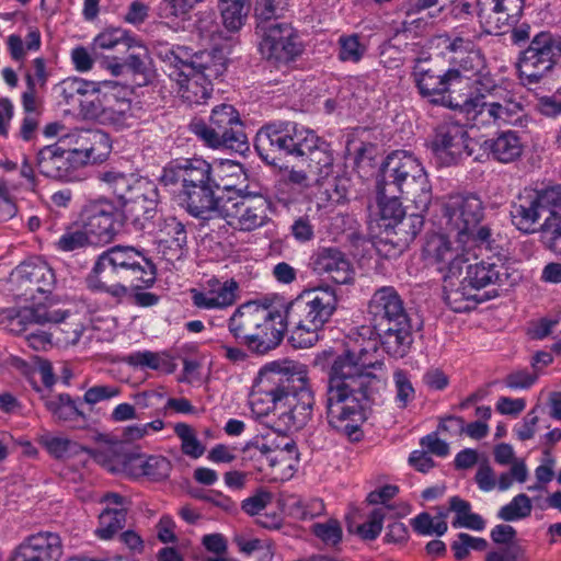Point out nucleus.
I'll return each mask as SVG.
<instances>
[{"mask_svg": "<svg viewBox=\"0 0 561 561\" xmlns=\"http://www.w3.org/2000/svg\"><path fill=\"white\" fill-rule=\"evenodd\" d=\"M72 153L61 142L45 146L37 151L35 165L38 172L50 180L72 181L79 170Z\"/></svg>", "mask_w": 561, "mask_h": 561, "instance_id": "nucleus-25", "label": "nucleus"}, {"mask_svg": "<svg viewBox=\"0 0 561 561\" xmlns=\"http://www.w3.org/2000/svg\"><path fill=\"white\" fill-rule=\"evenodd\" d=\"M484 150L496 161L510 163L517 160L523 152V144L513 130H504L492 139L483 142Z\"/></svg>", "mask_w": 561, "mask_h": 561, "instance_id": "nucleus-39", "label": "nucleus"}, {"mask_svg": "<svg viewBox=\"0 0 561 561\" xmlns=\"http://www.w3.org/2000/svg\"><path fill=\"white\" fill-rule=\"evenodd\" d=\"M383 367L376 341L339 355L329 371L325 391V413L329 425L352 440H358L359 425L376 404L385 379L369 369Z\"/></svg>", "mask_w": 561, "mask_h": 561, "instance_id": "nucleus-1", "label": "nucleus"}, {"mask_svg": "<svg viewBox=\"0 0 561 561\" xmlns=\"http://www.w3.org/2000/svg\"><path fill=\"white\" fill-rule=\"evenodd\" d=\"M92 243L88 232L81 229H68L56 241L55 247L62 252H71L87 247Z\"/></svg>", "mask_w": 561, "mask_h": 561, "instance_id": "nucleus-53", "label": "nucleus"}, {"mask_svg": "<svg viewBox=\"0 0 561 561\" xmlns=\"http://www.w3.org/2000/svg\"><path fill=\"white\" fill-rule=\"evenodd\" d=\"M449 512L455 513V519L453 520V526H483L484 519L471 512V505L469 502L458 497L453 496L449 500V507H438L437 515L434 518V522L445 520Z\"/></svg>", "mask_w": 561, "mask_h": 561, "instance_id": "nucleus-41", "label": "nucleus"}, {"mask_svg": "<svg viewBox=\"0 0 561 561\" xmlns=\"http://www.w3.org/2000/svg\"><path fill=\"white\" fill-rule=\"evenodd\" d=\"M445 229L463 248H491V230L480 226L484 216L482 201L476 195L450 197L443 208Z\"/></svg>", "mask_w": 561, "mask_h": 561, "instance_id": "nucleus-12", "label": "nucleus"}, {"mask_svg": "<svg viewBox=\"0 0 561 561\" xmlns=\"http://www.w3.org/2000/svg\"><path fill=\"white\" fill-rule=\"evenodd\" d=\"M260 386L264 392L276 396L279 401L277 412L278 420L286 431H297L305 427L311 420L314 407V396L305 375L290 374L289 367L285 366V375H274L270 382L268 379Z\"/></svg>", "mask_w": 561, "mask_h": 561, "instance_id": "nucleus-11", "label": "nucleus"}, {"mask_svg": "<svg viewBox=\"0 0 561 561\" xmlns=\"http://www.w3.org/2000/svg\"><path fill=\"white\" fill-rule=\"evenodd\" d=\"M337 307L335 290L329 286L304 290L283 311L280 319L290 330L294 347L307 348L318 341V331L331 319Z\"/></svg>", "mask_w": 561, "mask_h": 561, "instance_id": "nucleus-7", "label": "nucleus"}, {"mask_svg": "<svg viewBox=\"0 0 561 561\" xmlns=\"http://www.w3.org/2000/svg\"><path fill=\"white\" fill-rule=\"evenodd\" d=\"M525 0H477V15L488 34H502L520 18Z\"/></svg>", "mask_w": 561, "mask_h": 561, "instance_id": "nucleus-23", "label": "nucleus"}, {"mask_svg": "<svg viewBox=\"0 0 561 561\" xmlns=\"http://www.w3.org/2000/svg\"><path fill=\"white\" fill-rule=\"evenodd\" d=\"M185 226L175 217L165 218L159 227L157 245L159 253L169 261H180L186 252Z\"/></svg>", "mask_w": 561, "mask_h": 561, "instance_id": "nucleus-32", "label": "nucleus"}, {"mask_svg": "<svg viewBox=\"0 0 561 561\" xmlns=\"http://www.w3.org/2000/svg\"><path fill=\"white\" fill-rule=\"evenodd\" d=\"M410 514V506L405 503H400L396 506L381 505L373 508L368 514V518L365 522H359L357 517H360L359 512L356 510L352 514L347 515V524H357V526H402L400 519Z\"/></svg>", "mask_w": 561, "mask_h": 561, "instance_id": "nucleus-38", "label": "nucleus"}, {"mask_svg": "<svg viewBox=\"0 0 561 561\" xmlns=\"http://www.w3.org/2000/svg\"><path fill=\"white\" fill-rule=\"evenodd\" d=\"M531 507L530 499L522 493L500 510L499 517L506 522H514L530 515Z\"/></svg>", "mask_w": 561, "mask_h": 561, "instance_id": "nucleus-52", "label": "nucleus"}, {"mask_svg": "<svg viewBox=\"0 0 561 561\" xmlns=\"http://www.w3.org/2000/svg\"><path fill=\"white\" fill-rule=\"evenodd\" d=\"M159 58L165 64L164 71L174 82V91L190 104L204 103L213 92V80L221 77L226 58L221 50L199 51L188 56L183 47L161 46Z\"/></svg>", "mask_w": 561, "mask_h": 561, "instance_id": "nucleus-5", "label": "nucleus"}, {"mask_svg": "<svg viewBox=\"0 0 561 561\" xmlns=\"http://www.w3.org/2000/svg\"><path fill=\"white\" fill-rule=\"evenodd\" d=\"M82 110L102 125L123 129L129 126L131 105L126 99H118L113 93H98L91 100H78Z\"/></svg>", "mask_w": 561, "mask_h": 561, "instance_id": "nucleus-22", "label": "nucleus"}, {"mask_svg": "<svg viewBox=\"0 0 561 561\" xmlns=\"http://www.w3.org/2000/svg\"><path fill=\"white\" fill-rule=\"evenodd\" d=\"M561 57V42L549 32L536 34L517 61L518 76L524 87L541 83Z\"/></svg>", "mask_w": 561, "mask_h": 561, "instance_id": "nucleus-16", "label": "nucleus"}, {"mask_svg": "<svg viewBox=\"0 0 561 561\" xmlns=\"http://www.w3.org/2000/svg\"><path fill=\"white\" fill-rule=\"evenodd\" d=\"M313 270L328 276L336 284L353 280V268L345 254L336 248H322L313 256Z\"/></svg>", "mask_w": 561, "mask_h": 561, "instance_id": "nucleus-34", "label": "nucleus"}, {"mask_svg": "<svg viewBox=\"0 0 561 561\" xmlns=\"http://www.w3.org/2000/svg\"><path fill=\"white\" fill-rule=\"evenodd\" d=\"M121 390L116 386L100 385L88 389L83 396V400L88 404H96L101 401L110 400L119 394Z\"/></svg>", "mask_w": 561, "mask_h": 561, "instance_id": "nucleus-60", "label": "nucleus"}, {"mask_svg": "<svg viewBox=\"0 0 561 561\" xmlns=\"http://www.w3.org/2000/svg\"><path fill=\"white\" fill-rule=\"evenodd\" d=\"M222 25L229 32L239 31L250 11V0H218Z\"/></svg>", "mask_w": 561, "mask_h": 561, "instance_id": "nucleus-43", "label": "nucleus"}, {"mask_svg": "<svg viewBox=\"0 0 561 561\" xmlns=\"http://www.w3.org/2000/svg\"><path fill=\"white\" fill-rule=\"evenodd\" d=\"M60 89L61 95L67 103L73 102L77 96H84V100H91L100 93L93 83L78 78L64 80L60 84Z\"/></svg>", "mask_w": 561, "mask_h": 561, "instance_id": "nucleus-49", "label": "nucleus"}, {"mask_svg": "<svg viewBox=\"0 0 561 561\" xmlns=\"http://www.w3.org/2000/svg\"><path fill=\"white\" fill-rule=\"evenodd\" d=\"M201 0H162L160 15L164 19L178 18L185 20L195 3Z\"/></svg>", "mask_w": 561, "mask_h": 561, "instance_id": "nucleus-57", "label": "nucleus"}, {"mask_svg": "<svg viewBox=\"0 0 561 561\" xmlns=\"http://www.w3.org/2000/svg\"><path fill=\"white\" fill-rule=\"evenodd\" d=\"M423 256L430 264L438 265L439 271L447 268V273L451 274L460 273L462 264L468 261L451 245L449 237L443 233L426 236Z\"/></svg>", "mask_w": 561, "mask_h": 561, "instance_id": "nucleus-29", "label": "nucleus"}, {"mask_svg": "<svg viewBox=\"0 0 561 561\" xmlns=\"http://www.w3.org/2000/svg\"><path fill=\"white\" fill-rule=\"evenodd\" d=\"M19 323L41 324L54 323L55 327L50 332L57 343L64 346L76 345L84 330L83 324L76 316L60 310H50L44 305L32 308H24L16 317Z\"/></svg>", "mask_w": 561, "mask_h": 561, "instance_id": "nucleus-18", "label": "nucleus"}, {"mask_svg": "<svg viewBox=\"0 0 561 561\" xmlns=\"http://www.w3.org/2000/svg\"><path fill=\"white\" fill-rule=\"evenodd\" d=\"M386 188V186L376 183L377 203L381 221L380 225L383 226L387 230L390 226L403 217L405 213L399 199L401 194L391 195V193H388Z\"/></svg>", "mask_w": 561, "mask_h": 561, "instance_id": "nucleus-42", "label": "nucleus"}, {"mask_svg": "<svg viewBox=\"0 0 561 561\" xmlns=\"http://www.w3.org/2000/svg\"><path fill=\"white\" fill-rule=\"evenodd\" d=\"M158 191L154 190V197H140L123 206L119 213L121 221L126 226L129 232H142L151 226V220L156 215Z\"/></svg>", "mask_w": 561, "mask_h": 561, "instance_id": "nucleus-36", "label": "nucleus"}, {"mask_svg": "<svg viewBox=\"0 0 561 561\" xmlns=\"http://www.w3.org/2000/svg\"><path fill=\"white\" fill-rule=\"evenodd\" d=\"M465 282L477 293L491 286H502L510 277L508 266L499 255L490 256L466 267Z\"/></svg>", "mask_w": 561, "mask_h": 561, "instance_id": "nucleus-31", "label": "nucleus"}, {"mask_svg": "<svg viewBox=\"0 0 561 561\" xmlns=\"http://www.w3.org/2000/svg\"><path fill=\"white\" fill-rule=\"evenodd\" d=\"M229 331L251 351L265 354L279 345L285 327L280 310L250 301L241 305L231 316Z\"/></svg>", "mask_w": 561, "mask_h": 561, "instance_id": "nucleus-9", "label": "nucleus"}, {"mask_svg": "<svg viewBox=\"0 0 561 561\" xmlns=\"http://www.w3.org/2000/svg\"><path fill=\"white\" fill-rule=\"evenodd\" d=\"M339 58L342 61L357 62L364 55L365 47L359 43L357 35L342 36L339 39Z\"/></svg>", "mask_w": 561, "mask_h": 561, "instance_id": "nucleus-56", "label": "nucleus"}, {"mask_svg": "<svg viewBox=\"0 0 561 561\" xmlns=\"http://www.w3.org/2000/svg\"><path fill=\"white\" fill-rule=\"evenodd\" d=\"M192 131L210 148H227L243 153L249 150L248 136L239 112L231 104H219L211 110L209 123L195 122Z\"/></svg>", "mask_w": 561, "mask_h": 561, "instance_id": "nucleus-15", "label": "nucleus"}, {"mask_svg": "<svg viewBox=\"0 0 561 561\" xmlns=\"http://www.w3.org/2000/svg\"><path fill=\"white\" fill-rule=\"evenodd\" d=\"M112 73L115 76H119L124 72L125 69L131 71L133 73H145L146 64L140 55L138 54H129L123 64H114L110 65Z\"/></svg>", "mask_w": 561, "mask_h": 561, "instance_id": "nucleus-62", "label": "nucleus"}, {"mask_svg": "<svg viewBox=\"0 0 561 561\" xmlns=\"http://www.w3.org/2000/svg\"><path fill=\"white\" fill-rule=\"evenodd\" d=\"M122 226L121 215L111 203H93L84 210V230L100 242H111Z\"/></svg>", "mask_w": 561, "mask_h": 561, "instance_id": "nucleus-28", "label": "nucleus"}, {"mask_svg": "<svg viewBox=\"0 0 561 561\" xmlns=\"http://www.w3.org/2000/svg\"><path fill=\"white\" fill-rule=\"evenodd\" d=\"M285 375V367H280L277 363H272L270 365L264 366L255 379V382L252 387V392L250 394V403L252 410L259 415L268 414L271 411L277 413L279 409V401L274 400V394H270V392L261 391L260 386L265 381L264 379H268L265 383L272 385L270 379L272 377Z\"/></svg>", "mask_w": 561, "mask_h": 561, "instance_id": "nucleus-37", "label": "nucleus"}, {"mask_svg": "<svg viewBox=\"0 0 561 561\" xmlns=\"http://www.w3.org/2000/svg\"><path fill=\"white\" fill-rule=\"evenodd\" d=\"M376 183L386 186L391 195H403L413 203L416 211L428 210L432 186L424 168L412 154L404 151L389 154L379 169Z\"/></svg>", "mask_w": 561, "mask_h": 561, "instance_id": "nucleus-10", "label": "nucleus"}, {"mask_svg": "<svg viewBox=\"0 0 561 561\" xmlns=\"http://www.w3.org/2000/svg\"><path fill=\"white\" fill-rule=\"evenodd\" d=\"M424 225V213L417 211L411 215H404L392 226H390L386 233L393 234L396 240H391L398 248L407 247L420 233Z\"/></svg>", "mask_w": 561, "mask_h": 561, "instance_id": "nucleus-40", "label": "nucleus"}, {"mask_svg": "<svg viewBox=\"0 0 561 561\" xmlns=\"http://www.w3.org/2000/svg\"><path fill=\"white\" fill-rule=\"evenodd\" d=\"M104 508L99 515L100 526H123L127 519V501L117 493H107Z\"/></svg>", "mask_w": 561, "mask_h": 561, "instance_id": "nucleus-45", "label": "nucleus"}, {"mask_svg": "<svg viewBox=\"0 0 561 561\" xmlns=\"http://www.w3.org/2000/svg\"><path fill=\"white\" fill-rule=\"evenodd\" d=\"M209 289L207 291H193V302L198 308L204 309H221L234 304L237 299L238 283L229 279L220 283L217 279L208 282Z\"/></svg>", "mask_w": 561, "mask_h": 561, "instance_id": "nucleus-35", "label": "nucleus"}, {"mask_svg": "<svg viewBox=\"0 0 561 561\" xmlns=\"http://www.w3.org/2000/svg\"><path fill=\"white\" fill-rule=\"evenodd\" d=\"M236 542L241 552L251 554L254 551H262L263 559L271 560L273 552L271 550V541L262 538L245 539L243 537H236Z\"/></svg>", "mask_w": 561, "mask_h": 561, "instance_id": "nucleus-59", "label": "nucleus"}, {"mask_svg": "<svg viewBox=\"0 0 561 561\" xmlns=\"http://www.w3.org/2000/svg\"><path fill=\"white\" fill-rule=\"evenodd\" d=\"M244 451L260 461V470H263L265 465L271 469L291 467L290 461L296 457L297 448L294 442H288L280 447L256 438L244 446Z\"/></svg>", "mask_w": 561, "mask_h": 561, "instance_id": "nucleus-33", "label": "nucleus"}, {"mask_svg": "<svg viewBox=\"0 0 561 561\" xmlns=\"http://www.w3.org/2000/svg\"><path fill=\"white\" fill-rule=\"evenodd\" d=\"M174 432L181 439V449L183 454L192 458H199L205 451V447L197 439L194 430L186 423H178Z\"/></svg>", "mask_w": 561, "mask_h": 561, "instance_id": "nucleus-50", "label": "nucleus"}, {"mask_svg": "<svg viewBox=\"0 0 561 561\" xmlns=\"http://www.w3.org/2000/svg\"><path fill=\"white\" fill-rule=\"evenodd\" d=\"M368 314L383 351L391 357L403 358L413 336L411 319L399 293L391 286L377 289L369 300Z\"/></svg>", "mask_w": 561, "mask_h": 561, "instance_id": "nucleus-8", "label": "nucleus"}, {"mask_svg": "<svg viewBox=\"0 0 561 561\" xmlns=\"http://www.w3.org/2000/svg\"><path fill=\"white\" fill-rule=\"evenodd\" d=\"M130 38L122 30H111L99 34L93 42V49H114L116 47L130 48Z\"/></svg>", "mask_w": 561, "mask_h": 561, "instance_id": "nucleus-54", "label": "nucleus"}, {"mask_svg": "<svg viewBox=\"0 0 561 561\" xmlns=\"http://www.w3.org/2000/svg\"><path fill=\"white\" fill-rule=\"evenodd\" d=\"M290 229L294 238L299 242L310 241L314 237V226L307 215L298 217Z\"/></svg>", "mask_w": 561, "mask_h": 561, "instance_id": "nucleus-63", "label": "nucleus"}, {"mask_svg": "<svg viewBox=\"0 0 561 561\" xmlns=\"http://www.w3.org/2000/svg\"><path fill=\"white\" fill-rule=\"evenodd\" d=\"M413 76L420 93L432 103L461 111L468 93L459 92L468 89L470 82L460 70L444 71L426 61H419Z\"/></svg>", "mask_w": 561, "mask_h": 561, "instance_id": "nucleus-14", "label": "nucleus"}, {"mask_svg": "<svg viewBox=\"0 0 561 561\" xmlns=\"http://www.w3.org/2000/svg\"><path fill=\"white\" fill-rule=\"evenodd\" d=\"M476 93H468L461 112L478 129L507 126L525 128L530 121L526 106L515 92L495 84L489 78L476 81Z\"/></svg>", "mask_w": 561, "mask_h": 561, "instance_id": "nucleus-6", "label": "nucleus"}, {"mask_svg": "<svg viewBox=\"0 0 561 561\" xmlns=\"http://www.w3.org/2000/svg\"><path fill=\"white\" fill-rule=\"evenodd\" d=\"M46 409L55 419L62 422L87 421L85 414L78 408L75 400L67 393L44 398Z\"/></svg>", "mask_w": 561, "mask_h": 561, "instance_id": "nucleus-44", "label": "nucleus"}, {"mask_svg": "<svg viewBox=\"0 0 561 561\" xmlns=\"http://www.w3.org/2000/svg\"><path fill=\"white\" fill-rule=\"evenodd\" d=\"M474 141L469 138L465 125L453 121L440 123L434 130L431 149L443 165L457 163L472 156Z\"/></svg>", "mask_w": 561, "mask_h": 561, "instance_id": "nucleus-19", "label": "nucleus"}, {"mask_svg": "<svg viewBox=\"0 0 561 561\" xmlns=\"http://www.w3.org/2000/svg\"><path fill=\"white\" fill-rule=\"evenodd\" d=\"M393 382L396 388V403L398 408L405 409L415 398V390L412 386L409 374L403 369L394 370Z\"/></svg>", "mask_w": 561, "mask_h": 561, "instance_id": "nucleus-51", "label": "nucleus"}, {"mask_svg": "<svg viewBox=\"0 0 561 561\" xmlns=\"http://www.w3.org/2000/svg\"><path fill=\"white\" fill-rule=\"evenodd\" d=\"M131 462L141 470L144 476L157 481L167 479L172 469L171 462L163 456H150L146 460L135 457Z\"/></svg>", "mask_w": 561, "mask_h": 561, "instance_id": "nucleus-48", "label": "nucleus"}, {"mask_svg": "<svg viewBox=\"0 0 561 561\" xmlns=\"http://www.w3.org/2000/svg\"><path fill=\"white\" fill-rule=\"evenodd\" d=\"M157 268L144 250L113 245L100 253L85 277L87 287L122 301L131 291L151 287Z\"/></svg>", "mask_w": 561, "mask_h": 561, "instance_id": "nucleus-3", "label": "nucleus"}, {"mask_svg": "<svg viewBox=\"0 0 561 561\" xmlns=\"http://www.w3.org/2000/svg\"><path fill=\"white\" fill-rule=\"evenodd\" d=\"M44 446L56 458H61L70 450L72 446H76L73 442L65 437L46 436L42 439Z\"/></svg>", "mask_w": 561, "mask_h": 561, "instance_id": "nucleus-64", "label": "nucleus"}, {"mask_svg": "<svg viewBox=\"0 0 561 561\" xmlns=\"http://www.w3.org/2000/svg\"><path fill=\"white\" fill-rule=\"evenodd\" d=\"M62 542L57 533L41 530L27 536L14 550L11 561H60Z\"/></svg>", "mask_w": 561, "mask_h": 561, "instance_id": "nucleus-26", "label": "nucleus"}, {"mask_svg": "<svg viewBox=\"0 0 561 561\" xmlns=\"http://www.w3.org/2000/svg\"><path fill=\"white\" fill-rule=\"evenodd\" d=\"M288 7L289 0H255L254 18L257 22V27L262 30L271 24V21H277L283 18Z\"/></svg>", "mask_w": 561, "mask_h": 561, "instance_id": "nucleus-47", "label": "nucleus"}, {"mask_svg": "<svg viewBox=\"0 0 561 561\" xmlns=\"http://www.w3.org/2000/svg\"><path fill=\"white\" fill-rule=\"evenodd\" d=\"M488 547V542L483 538L472 537L468 534H459L458 539L455 540L451 545V549L455 552V558L457 560L465 559L469 550L483 551Z\"/></svg>", "mask_w": 561, "mask_h": 561, "instance_id": "nucleus-55", "label": "nucleus"}, {"mask_svg": "<svg viewBox=\"0 0 561 561\" xmlns=\"http://www.w3.org/2000/svg\"><path fill=\"white\" fill-rule=\"evenodd\" d=\"M254 146L259 156L272 165L286 157L300 158L323 188L320 201L340 204L346 199L351 181L347 176H333V150L313 130L290 121L270 123L259 129Z\"/></svg>", "mask_w": 561, "mask_h": 561, "instance_id": "nucleus-2", "label": "nucleus"}, {"mask_svg": "<svg viewBox=\"0 0 561 561\" xmlns=\"http://www.w3.org/2000/svg\"><path fill=\"white\" fill-rule=\"evenodd\" d=\"M126 363L135 367L150 368L173 373L175 365L167 353H154L150 351L131 353L126 357Z\"/></svg>", "mask_w": 561, "mask_h": 561, "instance_id": "nucleus-46", "label": "nucleus"}, {"mask_svg": "<svg viewBox=\"0 0 561 561\" xmlns=\"http://www.w3.org/2000/svg\"><path fill=\"white\" fill-rule=\"evenodd\" d=\"M67 139L69 145H73L67 149L78 160L79 169L88 163L104 161L111 152L110 138L101 130H76L68 135Z\"/></svg>", "mask_w": 561, "mask_h": 561, "instance_id": "nucleus-24", "label": "nucleus"}, {"mask_svg": "<svg viewBox=\"0 0 561 561\" xmlns=\"http://www.w3.org/2000/svg\"><path fill=\"white\" fill-rule=\"evenodd\" d=\"M497 295L495 289L477 293L473 287L459 279L457 274L447 273L443 280V298L446 305L455 312H467L480 302L486 301Z\"/></svg>", "mask_w": 561, "mask_h": 561, "instance_id": "nucleus-27", "label": "nucleus"}, {"mask_svg": "<svg viewBox=\"0 0 561 561\" xmlns=\"http://www.w3.org/2000/svg\"><path fill=\"white\" fill-rule=\"evenodd\" d=\"M160 181L165 186H178L181 205L195 218L210 219L220 207V192H230L231 185L216 179L209 162L202 158H181L169 162Z\"/></svg>", "mask_w": 561, "mask_h": 561, "instance_id": "nucleus-4", "label": "nucleus"}, {"mask_svg": "<svg viewBox=\"0 0 561 561\" xmlns=\"http://www.w3.org/2000/svg\"><path fill=\"white\" fill-rule=\"evenodd\" d=\"M513 225L524 233H534L538 229L549 233L548 221H561V184L541 188H525L511 206Z\"/></svg>", "mask_w": 561, "mask_h": 561, "instance_id": "nucleus-13", "label": "nucleus"}, {"mask_svg": "<svg viewBox=\"0 0 561 561\" xmlns=\"http://www.w3.org/2000/svg\"><path fill=\"white\" fill-rule=\"evenodd\" d=\"M524 554V549L515 539L507 545H504L497 551H492L486 554L485 561H516Z\"/></svg>", "mask_w": 561, "mask_h": 561, "instance_id": "nucleus-61", "label": "nucleus"}, {"mask_svg": "<svg viewBox=\"0 0 561 561\" xmlns=\"http://www.w3.org/2000/svg\"><path fill=\"white\" fill-rule=\"evenodd\" d=\"M100 179L108 185L113 194L127 205L140 197L153 198L156 185L146 179L135 178L133 174H124L116 171H106L101 173Z\"/></svg>", "mask_w": 561, "mask_h": 561, "instance_id": "nucleus-30", "label": "nucleus"}, {"mask_svg": "<svg viewBox=\"0 0 561 561\" xmlns=\"http://www.w3.org/2000/svg\"><path fill=\"white\" fill-rule=\"evenodd\" d=\"M238 196H229L215 213L224 217L228 225L240 231H253L267 224L270 203L262 194L253 193L245 187L237 191Z\"/></svg>", "mask_w": 561, "mask_h": 561, "instance_id": "nucleus-17", "label": "nucleus"}, {"mask_svg": "<svg viewBox=\"0 0 561 561\" xmlns=\"http://www.w3.org/2000/svg\"><path fill=\"white\" fill-rule=\"evenodd\" d=\"M15 295L24 301H32L37 295L50 294L56 284L53 268L39 259L21 263L11 274Z\"/></svg>", "mask_w": 561, "mask_h": 561, "instance_id": "nucleus-21", "label": "nucleus"}, {"mask_svg": "<svg viewBox=\"0 0 561 561\" xmlns=\"http://www.w3.org/2000/svg\"><path fill=\"white\" fill-rule=\"evenodd\" d=\"M273 500V493L259 489L253 495L242 501L241 508L248 515H256L262 512Z\"/></svg>", "mask_w": 561, "mask_h": 561, "instance_id": "nucleus-58", "label": "nucleus"}, {"mask_svg": "<svg viewBox=\"0 0 561 561\" xmlns=\"http://www.w3.org/2000/svg\"><path fill=\"white\" fill-rule=\"evenodd\" d=\"M260 50L275 64H288L304 51V45L296 30L285 22H275L262 30Z\"/></svg>", "mask_w": 561, "mask_h": 561, "instance_id": "nucleus-20", "label": "nucleus"}]
</instances>
